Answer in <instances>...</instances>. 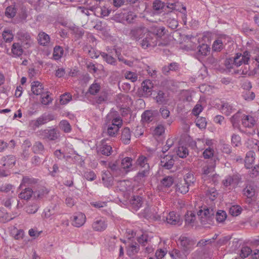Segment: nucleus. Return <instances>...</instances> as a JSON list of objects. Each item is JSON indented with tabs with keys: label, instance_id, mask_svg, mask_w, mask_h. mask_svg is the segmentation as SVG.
<instances>
[{
	"label": "nucleus",
	"instance_id": "412c9836",
	"mask_svg": "<svg viewBox=\"0 0 259 259\" xmlns=\"http://www.w3.org/2000/svg\"><path fill=\"white\" fill-rule=\"evenodd\" d=\"M170 256L173 259H186L189 253L182 249L181 250L174 249L169 253Z\"/></svg>",
	"mask_w": 259,
	"mask_h": 259
},
{
	"label": "nucleus",
	"instance_id": "0eeeda50",
	"mask_svg": "<svg viewBox=\"0 0 259 259\" xmlns=\"http://www.w3.org/2000/svg\"><path fill=\"white\" fill-rule=\"evenodd\" d=\"M17 36L22 44L26 48H28L33 44V40L30 34L24 31H20L17 32Z\"/></svg>",
	"mask_w": 259,
	"mask_h": 259
},
{
	"label": "nucleus",
	"instance_id": "c756f323",
	"mask_svg": "<svg viewBox=\"0 0 259 259\" xmlns=\"http://www.w3.org/2000/svg\"><path fill=\"white\" fill-rule=\"evenodd\" d=\"M143 202V198L139 196H134L131 200V204L135 210H137L141 206Z\"/></svg>",
	"mask_w": 259,
	"mask_h": 259
},
{
	"label": "nucleus",
	"instance_id": "72a5a7b5",
	"mask_svg": "<svg viewBox=\"0 0 259 259\" xmlns=\"http://www.w3.org/2000/svg\"><path fill=\"white\" fill-rule=\"evenodd\" d=\"M240 180V175L237 174L229 177V179H228V183L232 188H234L238 185Z\"/></svg>",
	"mask_w": 259,
	"mask_h": 259
},
{
	"label": "nucleus",
	"instance_id": "de8ad7c7",
	"mask_svg": "<svg viewBox=\"0 0 259 259\" xmlns=\"http://www.w3.org/2000/svg\"><path fill=\"white\" fill-rule=\"evenodd\" d=\"M101 89L100 84L97 82H94L93 84H92L89 90V93L93 95H95L97 94L100 91Z\"/></svg>",
	"mask_w": 259,
	"mask_h": 259
},
{
	"label": "nucleus",
	"instance_id": "a18cd8bd",
	"mask_svg": "<svg viewBox=\"0 0 259 259\" xmlns=\"http://www.w3.org/2000/svg\"><path fill=\"white\" fill-rule=\"evenodd\" d=\"M49 192L47 188L41 187L39 190L34 192V197L36 198H41L46 195Z\"/></svg>",
	"mask_w": 259,
	"mask_h": 259
},
{
	"label": "nucleus",
	"instance_id": "13d9d810",
	"mask_svg": "<svg viewBox=\"0 0 259 259\" xmlns=\"http://www.w3.org/2000/svg\"><path fill=\"white\" fill-rule=\"evenodd\" d=\"M252 252V251L249 247L244 246L242 247L240 250V256L241 258H244L251 255Z\"/></svg>",
	"mask_w": 259,
	"mask_h": 259
},
{
	"label": "nucleus",
	"instance_id": "4be33fe9",
	"mask_svg": "<svg viewBox=\"0 0 259 259\" xmlns=\"http://www.w3.org/2000/svg\"><path fill=\"white\" fill-rule=\"evenodd\" d=\"M147 29L144 27H138L131 30V34L135 39L143 38V36L147 32Z\"/></svg>",
	"mask_w": 259,
	"mask_h": 259
},
{
	"label": "nucleus",
	"instance_id": "8fccbe9b",
	"mask_svg": "<svg viewBox=\"0 0 259 259\" xmlns=\"http://www.w3.org/2000/svg\"><path fill=\"white\" fill-rule=\"evenodd\" d=\"M111 19L117 22L124 23L126 21L125 13H116Z\"/></svg>",
	"mask_w": 259,
	"mask_h": 259
},
{
	"label": "nucleus",
	"instance_id": "a19ab883",
	"mask_svg": "<svg viewBox=\"0 0 259 259\" xmlns=\"http://www.w3.org/2000/svg\"><path fill=\"white\" fill-rule=\"evenodd\" d=\"M63 53L64 50L61 47L59 46H56L54 48L53 55V58L56 60H58L62 57V56L63 55Z\"/></svg>",
	"mask_w": 259,
	"mask_h": 259
},
{
	"label": "nucleus",
	"instance_id": "5701e85b",
	"mask_svg": "<svg viewBox=\"0 0 259 259\" xmlns=\"http://www.w3.org/2000/svg\"><path fill=\"white\" fill-rule=\"evenodd\" d=\"M192 186L182 180H180L176 185V191L182 194L187 193L189 190V187Z\"/></svg>",
	"mask_w": 259,
	"mask_h": 259
},
{
	"label": "nucleus",
	"instance_id": "9d476101",
	"mask_svg": "<svg viewBox=\"0 0 259 259\" xmlns=\"http://www.w3.org/2000/svg\"><path fill=\"white\" fill-rule=\"evenodd\" d=\"M141 88L142 96L148 97L151 95L153 84L150 80H145L142 82Z\"/></svg>",
	"mask_w": 259,
	"mask_h": 259
},
{
	"label": "nucleus",
	"instance_id": "f03ea898",
	"mask_svg": "<svg viewBox=\"0 0 259 259\" xmlns=\"http://www.w3.org/2000/svg\"><path fill=\"white\" fill-rule=\"evenodd\" d=\"M250 57V53L248 51H245L242 55L241 54L239 55L237 54L236 57L228 58V70L232 68L231 65L238 67L241 65L242 62L245 64H248ZM229 71H230V70Z\"/></svg>",
	"mask_w": 259,
	"mask_h": 259
},
{
	"label": "nucleus",
	"instance_id": "0e129e2a",
	"mask_svg": "<svg viewBox=\"0 0 259 259\" xmlns=\"http://www.w3.org/2000/svg\"><path fill=\"white\" fill-rule=\"evenodd\" d=\"M16 13V10L14 7L12 6H9L6 8L5 15L8 18H13L15 16Z\"/></svg>",
	"mask_w": 259,
	"mask_h": 259
},
{
	"label": "nucleus",
	"instance_id": "20e7f679",
	"mask_svg": "<svg viewBox=\"0 0 259 259\" xmlns=\"http://www.w3.org/2000/svg\"><path fill=\"white\" fill-rule=\"evenodd\" d=\"M179 242L181 249L189 254L193 249L195 244V241L193 239L185 236H180Z\"/></svg>",
	"mask_w": 259,
	"mask_h": 259
},
{
	"label": "nucleus",
	"instance_id": "58836bf2",
	"mask_svg": "<svg viewBox=\"0 0 259 259\" xmlns=\"http://www.w3.org/2000/svg\"><path fill=\"white\" fill-rule=\"evenodd\" d=\"M140 250L139 245L137 244H131L127 247V254L128 256L132 257L137 253Z\"/></svg>",
	"mask_w": 259,
	"mask_h": 259
},
{
	"label": "nucleus",
	"instance_id": "a211bd4d",
	"mask_svg": "<svg viewBox=\"0 0 259 259\" xmlns=\"http://www.w3.org/2000/svg\"><path fill=\"white\" fill-rule=\"evenodd\" d=\"M113 175L108 170H105L102 175V180L105 187H109L113 184Z\"/></svg>",
	"mask_w": 259,
	"mask_h": 259
},
{
	"label": "nucleus",
	"instance_id": "2eb2a0df",
	"mask_svg": "<svg viewBox=\"0 0 259 259\" xmlns=\"http://www.w3.org/2000/svg\"><path fill=\"white\" fill-rule=\"evenodd\" d=\"M143 214L144 217L147 219L156 220L159 218V216L154 207H147L145 208L143 212Z\"/></svg>",
	"mask_w": 259,
	"mask_h": 259
},
{
	"label": "nucleus",
	"instance_id": "c9c22d12",
	"mask_svg": "<svg viewBox=\"0 0 259 259\" xmlns=\"http://www.w3.org/2000/svg\"><path fill=\"white\" fill-rule=\"evenodd\" d=\"M166 222L168 224L172 225H176L180 223V218L179 216H176L174 212H170L166 217Z\"/></svg>",
	"mask_w": 259,
	"mask_h": 259
},
{
	"label": "nucleus",
	"instance_id": "603ef678",
	"mask_svg": "<svg viewBox=\"0 0 259 259\" xmlns=\"http://www.w3.org/2000/svg\"><path fill=\"white\" fill-rule=\"evenodd\" d=\"M72 100V95L69 93H65L60 96V103L66 105Z\"/></svg>",
	"mask_w": 259,
	"mask_h": 259
},
{
	"label": "nucleus",
	"instance_id": "e433bc0d",
	"mask_svg": "<svg viewBox=\"0 0 259 259\" xmlns=\"http://www.w3.org/2000/svg\"><path fill=\"white\" fill-rule=\"evenodd\" d=\"M165 14V18H167V23L169 27L171 29H176L178 26V22L175 18H171L170 16L172 14V12L166 13Z\"/></svg>",
	"mask_w": 259,
	"mask_h": 259
},
{
	"label": "nucleus",
	"instance_id": "cd10ccee",
	"mask_svg": "<svg viewBox=\"0 0 259 259\" xmlns=\"http://www.w3.org/2000/svg\"><path fill=\"white\" fill-rule=\"evenodd\" d=\"M131 132L128 127H126L122 130L121 140L124 144H128L131 141Z\"/></svg>",
	"mask_w": 259,
	"mask_h": 259
},
{
	"label": "nucleus",
	"instance_id": "b1692460",
	"mask_svg": "<svg viewBox=\"0 0 259 259\" xmlns=\"http://www.w3.org/2000/svg\"><path fill=\"white\" fill-rule=\"evenodd\" d=\"M133 159L129 157H126L122 159L121 165L123 172L127 173L131 171L132 167Z\"/></svg>",
	"mask_w": 259,
	"mask_h": 259
},
{
	"label": "nucleus",
	"instance_id": "f3484780",
	"mask_svg": "<svg viewBox=\"0 0 259 259\" xmlns=\"http://www.w3.org/2000/svg\"><path fill=\"white\" fill-rule=\"evenodd\" d=\"M243 194L249 200V203L250 202V199L255 196L256 192L255 186L253 185L248 184L243 189Z\"/></svg>",
	"mask_w": 259,
	"mask_h": 259
},
{
	"label": "nucleus",
	"instance_id": "7c9ffc66",
	"mask_svg": "<svg viewBox=\"0 0 259 259\" xmlns=\"http://www.w3.org/2000/svg\"><path fill=\"white\" fill-rule=\"evenodd\" d=\"M2 160L3 162V165L8 168L12 167L16 162V158L13 155H8L6 157H4Z\"/></svg>",
	"mask_w": 259,
	"mask_h": 259
},
{
	"label": "nucleus",
	"instance_id": "1a4fd4ad",
	"mask_svg": "<svg viewBox=\"0 0 259 259\" xmlns=\"http://www.w3.org/2000/svg\"><path fill=\"white\" fill-rule=\"evenodd\" d=\"M150 173V169H139L138 173L134 177V180L139 184H143L149 176Z\"/></svg>",
	"mask_w": 259,
	"mask_h": 259
},
{
	"label": "nucleus",
	"instance_id": "4c0bfd02",
	"mask_svg": "<svg viewBox=\"0 0 259 259\" xmlns=\"http://www.w3.org/2000/svg\"><path fill=\"white\" fill-rule=\"evenodd\" d=\"M157 103L158 104H164L167 102V96L162 91H158L157 95L154 97Z\"/></svg>",
	"mask_w": 259,
	"mask_h": 259
},
{
	"label": "nucleus",
	"instance_id": "79ce46f5",
	"mask_svg": "<svg viewBox=\"0 0 259 259\" xmlns=\"http://www.w3.org/2000/svg\"><path fill=\"white\" fill-rule=\"evenodd\" d=\"M197 53L202 56H207L210 51V48L206 44H202L197 48Z\"/></svg>",
	"mask_w": 259,
	"mask_h": 259
},
{
	"label": "nucleus",
	"instance_id": "dca6fc26",
	"mask_svg": "<svg viewBox=\"0 0 259 259\" xmlns=\"http://www.w3.org/2000/svg\"><path fill=\"white\" fill-rule=\"evenodd\" d=\"M214 167L212 166H205L202 168V179L204 181L212 179L214 176Z\"/></svg>",
	"mask_w": 259,
	"mask_h": 259
},
{
	"label": "nucleus",
	"instance_id": "ea45409f",
	"mask_svg": "<svg viewBox=\"0 0 259 259\" xmlns=\"http://www.w3.org/2000/svg\"><path fill=\"white\" fill-rule=\"evenodd\" d=\"M254 156L252 152L250 151L247 153L244 159L245 166L246 168H250L251 165L254 161Z\"/></svg>",
	"mask_w": 259,
	"mask_h": 259
},
{
	"label": "nucleus",
	"instance_id": "ddd939ff",
	"mask_svg": "<svg viewBox=\"0 0 259 259\" xmlns=\"http://www.w3.org/2000/svg\"><path fill=\"white\" fill-rule=\"evenodd\" d=\"M157 113L156 110H146L144 111L141 116L142 122L148 123L152 121Z\"/></svg>",
	"mask_w": 259,
	"mask_h": 259
},
{
	"label": "nucleus",
	"instance_id": "2f4dec72",
	"mask_svg": "<svg viewBox=\"0 0 259 259\" xmlns=\"http://www.w3.org/2000/svg\"><path fill=\"white\" fill-rule=\"evenodd\" d=\"M34 195V192L31 188L29 187L25 188L19 194V197L21 199L28 200Z\"/></svg>",
	"mask_w": 259,
	"mask_h": 259
},
{
	"label": "nucleus",
	"instance_id": "37998d69",
	"mask_svg": "<svg viewBox=\"0 0 259 259\" xmlns=\"http://www.w3.org/2000/svg\"><path fill=\"white\" fill-rule=\"evenodd\" d=\"M153 9L157 13L165 7V4L160 0H155L153 3Z\"/></svg>",
	"mask_w": 259,
	"mask_h": 259
},
{
	"label": "nucleus",
	"instance_id": "49530a36",
	"mask_svg": "<svg viewBox=\"0 0 259 259\" xmlns=\"http://www.w3.org/2000/svg\"><path fill=\"white\" fill-rule=\"evenodd\" d=\"M59 127L65 133H69L71 131L70 123L66 120H62L60 122Z\"/></svg>",
	"mask_w": 259,
	"mask_h": 259
},
{
	"label": "nucleus",
	"instance_id": "052dcab7",
	"mask_svg": "<svg viewBox=\"0 0 259 259\" xmlns=\"http://www.w3.org/2000/svg\"><path fill=\"white\" fill-rule=\"evenodd\" d=\"M196 125L199 128H205L206 126V119L202 117H197L195 120Z\"/></svg>",
	"mask_w": 259,
	"mask_h": 259
},
{
	"label": "nucleus",
	"instance_id": "774afa93",
	"mask_svg": "<svg viewBox=\"0 0 259 259\" xmlns=\"http://www.w3.org/2000/svg\"><path fill=\"white\" fill-rule=\"evenodd\" d=\"M137 241L140 244L145 246L150 241V239L147 235L143 234L138 238Z\"/></svg>",
	"mask_w": 259,
	"mask_h": 259
},
{
	"label": "nucleus",
	"instance_id": "f704fd0d",
	"mask_svg": "<svg viewBox=\"0 0 259 259\" xmlns=\"http://www.w3.org/2000/svg\"><path fill=\"white\" fill-rule=\"evenodd\" d=\"M38 41L40 45L45 46L49 44L50 38L48 34L44 32H41L38 34Z\"/></svg>",
	"mask_w": 259,
	"mask_h": 259
},
{
	"label": "nucleus",
	"instance_id": "4d7b16f0",
	"mask_svg": "<svg viewBox=\"0 0 259 259\" xmlns=\"http://www.w3.org/2000/svg\"><path fill=\"white\" fill-rule=\"evenodd\" d=\"M32 150L34 153L40 154L44 150V147L40 142L37 141L33 145Z\"/></svg>",
	"mask_w": 259,
	"mask_h": 259
},
{
	"label": "nucleus",
	"instance_id": "6e6552de",
	"mask_svg": "<svg viewBox=\"0 0 259 259\" xmlns=\"http://www.w3.org/2000/svg\"><path fill=\"white\" fill-rule=\"evenodd\" d=\"M97 151L98 154L105 156H109L112 152L111 146L108 145L105 140H102L100 144L97 147Z\"/></svg>",
	"mask_w": 259,
	"mask_h": 259
},
{
	"label": "nucleus",
	"instance_id": "39448f33",
	"mask_svg": "<svg viewBox=\"0 0 259 259\" xmlns=\"http://www.w3.org/2000/svg\"><path fill=\"white\" fill-rule=\"evenodd\" d=\"M39 135L44 139L55 141L60 137V132L55 128H47L38 131Z\"/></svg>",
	"mask_w": 259,
	"mask_h": 259
},
{
	"label": "nucleus",
	"instance_id": "473e14b6",
	"mask_svg": "<svg viewBox=\"0 0 259 259\" xmlns=\"http://www.w3.org/2000/svg\"><path fill=\"white\" fill-rule=\"evenodd\" d=\"M11 51L15 57H20L23 53L22 46L18 42H15L13 44Z\"/></svg>",
	"mask_w": 259,
	"mask_h": 259
},
{
	"label": "nucleus",
	"instance_id": "5fc2aeb1",
	"mask_svg": "<svg viewBox=\"0 0 259 259\" xmlns=\"http://www.w3.org/2000/svg\"><path fill=\"white\" fill-rule=\"evenodd\" d=\"M108 100V93L106 92H102L100 95L95 99L96 102L98 104H102Z\"/></svg>",
	"mask_w": 259,
	"mask_h": 259
},
{
	"label": "nucleus",
	"instance_id": "f8f14e48",
	"mask_svg": "<svg viewBox=\"0 0 259 259\" xmlns=\"http://www.w3.org/2000/svg\"><path fill=\"white\" fill-rule=\"evenodd\" d=\"M135 164L139 169H150V165L148 163V158L143 155L138 156L136 161Z\"/></svg>",
	"mask_w": 259,
	"mask_h": 259
},
{
	"label": "nucleus",
	"instance_id": "423d86ee",
	"mask_svg": "<svg viewBox=\"0 0 259 259\" xmlns=\"http://www.w3.org/2000/svg\"><path fill=\"white\" fill-rule=\"evenodd\" d=\"M108 226L107 221L104 218H96L92 225L95 231L102 232L106 230Z\"/></svg>",
	"mask_w": 259,
	"mask_h": 259
},
{
	"label": "nucleus",
	"instance_id": "c85d7f7f",
	"mask_svg": "<svg viewBox=\"0 0 259 259\" xmlns=\"http://www.w3.org/2000/svg\"><path fill=\"white\" fill-rule=\"evenodd\" d=\"M37 181L38 180L35 179L32 177L25 176L23 178L20 187L22 188L23 186H32L33 185L36 184Z\"/></svg>",
	"mask_w": 259,
	"mask_h": 259
},
{
	"label": "nucleus",
	"instance_id": "4468645a",
	"mask_svg": "<svg viewBox=\"0 0 259 259\" xmlns=\"http://www.w3.org/2000/svg\"><path fill=\"white\" fill-rule=\"evenodd\" d=\"M218 193L214 188H211L208 189L206 192V201L208 206H211L212 205L213 207L215 208V203L213 202L214 200L217 198Z\"/></svg>",
	"mask_w": 259,
	"mask_h": 259
},
{
	"label": "nucleus",
	"instance_id": "6ab92c4d",
	"mask_svg": "<svg viewBox=\"0 0 259 259\" xmlns=\"http://www.w3.org/2000/svg\"><path fill=\"white\" fill-rule=\"evenodd\" d=\"M174 178L170 176H166L163 178L160 182V188L162 191H165L170 188L174 184Z\"/></svg>",
	"mask_w": 259,
	"mask_h": 259
},
{
	"label": "nucleus",
	"instance_id": "a878e982",
	"mask_svg": "<svg viewBox=\"0 0 259 259\" xmlns=\"http://www.w3.org/2000/svg\"><path fill=\"white\" fill-rule=\"evenodd\" d=\"M31 90L33 94L34 95H42L43 93L44 87L40 82L38 81H33L31 83Z\"/></svg>",
	"mask_w": 259,
	"mask_h": 259
},
{
	"label": "nucleus",
	"instance_id": "338daca9",
	"mask_svg": "<svg viewBox=\"0 0 259 259\" xmlns=\"http://www.w3.org/2000/svg\"><path fill=\"white\" fill-rule=\"evenodd\" d=\"M183 181L188 183L189 185L192 186L195 182V178L192 173L188 172L187 174L184 178Z\"/></svg>",
	"mask_w": 259,
	"mask_h": 259
},
{
	"label": "nucleus",
	"instance_id": "f257e3e1",
	"mask_svg": "<svg viewBox=\"0 0 259 259\" xmlns=\"http://www.w3.org/2000/svg\"><path fill=\"white\" fill-rule=\"evenodd\" d=\"M216 211L215 208L211 206H205L203 209H200L198 212V217L202 225H212L214 223V213Z\"/></svg>",
	"mask_w": 259,
	"mask_h": 259
},
{
	"label": "nucleus",
	"instance_id": "3c124183",
	"mask_svg": "<svg viewBox=\"0 0 259 259\" xmlns=\"http://www.w3.org/2000/svg\"><path fill=\"white\" fill-rule=\"evenodd\" d=\"M100 55L101 57L104 59L106 62L110 64L111 65H115L116 63V60L114 58H113L112 56L109 55V54H107L106 53H101Z\"/></svg>",
	"mask_w": 259,
	"mask_h": 259
},
{
	"label": "nucleus",
	"instance_id": "680f3d73",
	"mask_svg": "<svg viewBox=\"0 0 259 259\" xmlns=\"http://www.w3.org/2000/svg\"><path fill=\"white\" fill-rule=\"evenodd\" d=\"M14 218L10 217L8 213L5 212L3 208H0V219L3 222H8L12 220Z\"/></svg>",
	"mask_w": 259,
	"mask_h": 259
},
{
	"label": "nucleus",
	"instance_id": "aec40b11",
	"mask_svg": "<svg viewBox=\"0 0 259 259\" xmlns=\"http://www.w3.org/2000/svg\"><path fill=\"white\" fill-rule=\"evenodd\" d=\"M175 163L173 157L171 156H166L161 158L160 165L162 167L167 169L172 168Z\"/></svg>",
	"mask_w": 259,
	"mask_h": 259
},
{
	"label": "nucleus",
	"instance_id": "69168bd1",
	"mask_svg": "<svg viewBox=\"0 0 259 259\" xmlns=\"http://www.w3.org/2000/svg\"><path fill=\"white\" fill-rule=\"evenodd\" d=\"M118 131L117 127L113 126L110 124L107 127V134L110 137H115Z\"/></svg>",
	"mask_w": 259,
	"mask_h": 259
},
{
	"label": "nucleus",
	"instance_id": "bf43d9fd",
	"mask_svg": "<svg viewBox=\"0 0 259 259\" xmlns=\"http://www.w3.org/2000/svg\"><path fill=\"white\" fill-rule=\"evenodd\" d=\"M241 208L239 205H233L229 208V213L233 217L238 215L241 212Z\"/></svg>",
	"mask_w": 259,
	"mask_h": 259
},
{
	"label": "nucleus",
	"instance_id": "09e8293b",
	"mask_svg": "<svg viewBox=\"0 0 259 259\" xmlns=\"http://www.w3.org/2000/svg\"><path fill=\"white\" fill-rule=\"evenodd\" d=\"M240 118V113L239 112H238L235 114H234L231 118V122L234 128H239Z\"/></svg>",
	"mask_w": 259,
	"mask_h": 259
},
{
	"label": "nucleus",
	"instance_id": "393cba45",
	"mask_svg": "<svg viewBox=\"0 0 259 259\" xmlns=\"http://www.w3.org/2000/svg\"><path fill=\"white\" fill-rule=\"evenodd\" d=\"M255 124L254 118L250 115H243L242 117V124L245 127L251 128Z\"/></svg>",
	"mask_w": 259,
	"mask_h": 259
},
{
	"label": "nucleus",
	"instance_id": "7ed1b4c3",
	"mask_svg": "<svg viewBox=\"0 0 259 259\" xmlns=\"http://www.w3.org/2000/svg\"><path fill=\"white\" fill-rule=\"evenodd\" d=\"M142 37L143 38L140 42L142 48L146 49L153 48L157 45V36L155 35V33L147 30Z\"/></svg>",
	"mask_w": 259,
	"mask_h": 259
},
{
	"label": "nucleus",
	"instance_id": "864d4df0",
	"mask_svg": "<svg viewBox=\"0 0 259 259\" xmlns=\"http://www.w3.org/2000/svg\"><path fill=\"white\" fill-rule=\"evenodd\" d=\"M2 36L6 42H10L13 39L14 35L12 31L10 30H5L3 31Z\"/></svg>",
	"mask_w": 259,
	"mask_h": 259
},
{
	"label": "nucleus",
	"instance_id": "6e6d98bb",
	"mask_svg": "<svg viewBox=\"0 0 259 259\" xmlns=\"http://www.w3.org/2000/svg\"><path fill=\"white\" fill-rule=\"evenodd\" d=\"M227 218V214L225 211L220 210L216 212L215 219L218 222L222 223Z\"/></svg>",
	"mask_w": 259,
	"mask_h": 259
},
{
	"label": "nucleus",
	"instance_id": "e2e57ef3",
	"mask_svg": "<svg viewBox=\"0 0 259 259\" xmlns=\"http://www.w3.org/2000/svg\"><path fill=\"white\" fill-rule=\"evenodd\" d=\"M195 219V215L191 211L188 212L185 215V222L187 224L193 223Z\"/></svg>",
	"mask_w": 259,
	"mask_h": 259
},
{
	"label": "nucleus",
	"instance_id": "c03bdc74",
	"mask_svg": "<svg viewBox=\"0 0 259 259\" xmlns=\"http://www.w3.org/2000/svg\"><path fill=\"white\" fill-rule=\"evenodd\" d=\"M177 154L181 158H184L188 155L189 151L187 147L185 146H180L176 151Z\"/></svg>",
	"mask_w": 259,
	"mask_h": 259
},
{
	"label": "nucleus",
	"instance_id": "9b49d317",
	"mask_svg": "<svg viewBox=\"0 0 259 259\" xmlns=\"http://www.w3.org/2000/svg\"><path fill=\"white\" fill-rule=\"evenodd\" d=\"M86 220L85 214L82 212H76L73 215L72 225L76 227H80L83 225Z\"/></svg>",
	"mask_w": 259,
	"mask_h": 259
},
{
	"label": "nucleus",
	"instance_id": "bb28decb",
	"mask_svg": "<svg viewBox=\"0 0 259 259\" xmlns=\"http://www.w3.org/2000/svg\"><path fill=\"white\" fill-rule=\"evenodd\" d=\"M112 171V175L115 177L121 176L124 175L123 170L119 168L116 162H110L108 166Z\"/></svg>",
	"mask_w": 259,
	"mask_h": 259
}]
</instances>
